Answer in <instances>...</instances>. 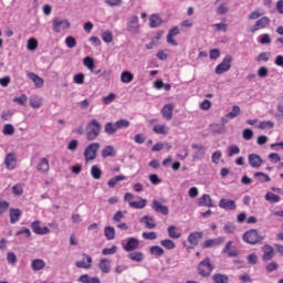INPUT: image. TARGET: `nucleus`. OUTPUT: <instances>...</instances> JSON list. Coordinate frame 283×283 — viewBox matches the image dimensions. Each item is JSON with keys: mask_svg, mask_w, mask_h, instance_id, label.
<instances>
[{"mask_svg": "<svg viewBox=\"0 0 283 283\" xmlns=\"http://www.w3.org/2000/svg\"><path fill=\"white\" fill-rule=\"evenodd\" d=\"M104 237H106L108 241L116 239V230L111 226L104 228Z\"/></svg>", "mask_w": 283, "mask_h": 283, "instance_id": "33", "label": "nucleus"}, {"mask_svg": "<svg viewBox=\"0 0 283 283\" xmlns=\"http://www.w3.org/2000/svg\"><path fill=\"white\" fill-rule=\"evenodd\" d=\"M114 124L118 129L127 128L130 126V122L128 119H118Z\"/></svg>", "mask_w": 283, "mask_h": 283, "instance_id": "50", "label": "nucleus"}, {"mask_svg": "<svg viewBox=\"0 0 283 283\" xmlns=\"http://www.w3.org/2000/svg\"><path fill=\"white\" fill-rule=\"evenodd\" d=\"M140 247V241L137 240L136 238L132 237L127 239L126 244L124 245V250L126 252H133L137 250Z\"/></svg>", "mask_w": 283, "mask_h": 283, "instance_id": "11", "label": "nucleus"}, {"mask_svg": "<svg viewBox=\"0 0 283 283\" xmlns=\"http://www.w3.org/2000/svg\"><path fill=\"white\" fill-rule=\"evenodd\" d=\"M91 177H93L95 180L102 178V170L97 165H93V167H91Z\"/></svg>", "mask_w": 283, "mask_h": 283, "instance_id": "41", "label": "nucleus"}, {"mask_svg": "<svg viewBox=\"0 0 283 283\" xmlns=\"http://www.w3.org/2000/svg\"><path fill=\"white\" fill-rule=\"evenodd\" d=\"M117 130H119L116 126L115 123L109 122L104 124V134H107L108 136H113L114 134L117 133Z\"/></svg>", "mask_w": 283, "mask_h": 283, "instance_id": "28", "label": "nucleus"}, {"mask_svg": "<svg viewBox=\"0 0 283 283\" xmlns=\"http://www.w3.org/2000/svg\"><path fill=\"white\" fill-rule=\"evenodd\" d=\"M153 133L157 135H167L168 127L166 126V124H156L155 127H153Z\"/></svg>", "mask_w": 283, "mask_h": 283, "instance_id": "32", "label": "nucleus"}, {"mask_svg": "<svg viewBox=\"0 0 283 283\" xmlns=\"http://www.w3.org/2000/svg\"><path fill=\"white\" fill-rule=\"evenodd\" d=\"M254 134L252 129H249V128L243 129L242 137L244 140H251Z\"/></svg>", "mask_w": 283, "mask_h": 283, "instance_id": "60", "label": "nucleus"}, {"mask_svg": "<svg viewBox=\"0 0 283 283\" xmlns=\"http://www.w3.org/2000/svg\"><path fill=\"white\" fill-rule=\"evenodd\" d=\"M99 269L103 274H108L111 272V264L109 261L106 259H103L99 261Z\"/></svg>", "mask_w": 283, "mask_h": 283, "instance_id": "39", "label": "nucleus"}, {"mask_svg": "<svg viewBox=\"0 0 283 283\" xmlns=\"http://www.w3.org/2000/svg\"><path fill=\"white\" fill-rule=\"evenodd\" d=\"M15 163H18V158L15 157V154L10 153L6 155V158H4L6 169H9V170L15 169Z\"/></svg>", "mask_w": 283, "mask_h": 283, "instance_id": "15", "label": "nucleus"}, {"mask_svg": "<svg viewBox=\"0 0 283 283\" xmlns=\"http://www.w3.org/2000/svg\"><path fill=\"white\" fill-rule=\"evenodd\" d=\"M274 126L273 122L271 120H263L259 124V128L262 129V130H265V129H269V128H272Z\"/></svg>", "mask_w": 283, "mask_h": 283, "instance_id": "58", "label": "nucleus"}, {"mask_svg": "<svg viewBox=\"0 0 283 283\" xmlns=\"http://www.w3.org/2000/svg\"><path fill=\"white\" fill-rule=\"evenodd\" d=\"M212 282L213 283H229V276L223 275L221 273H217L212 275Z\"/></svg>", "mask_w": 283, "mask_h": 283, "instance_id": "37", "label": "nucleus"}, {"mask_svg": "<svg viewBox=\"0 0 283 283\" xmlns=\"http://www.w3.org/2000/svg\"><path fill=\"white\" fill-rule=\"evenodd\" d=\"M65 45L66 48L73 49L76 46V39L72 35L66 36L65 39Z\"/></svg>", "mask_w": 283, "mask_h": 283, "instance_id": "55", "label": "nucleus"}, {"mask_svg": "<svg viewBox=\"0 0 283 283\" xmlns=\"http://www.w3.org/2000/svg\"><path fill=\"white\" fill-rule=\"evenodd\" d=\"M69 28H71V23L67 19H53L52 29L54 32L61 33Z\"/></svg>", "mask_w": 283, "mask_h": 283, "instance_id": "6", "label": "nucleus"}, {"mask_svg": "<svg viewBox=\"0 0 283 283\" xmlns=\"http://www.w3.org/2000/svg\"><path fill=\"white\" fill-rule=\"evenodd\" d=\"M134 80H135V75L132 74L129 71L122 72V74H120L122 83L128 84V83L134 82Z\"/></svg>", "mask_w": 283, "mask_h": 283, "instance_id": "30", "label": "nucleus"}, {"mask_svg": "<svg viewBox=\"0 0 283 283\" xmlns=\"http://www.w3.org/2000/svg\"><path fill=\"white\" fill-rule=\"evenodd\" d=\"M42 99L39 96H33L30 98V107L40 108Z\"/></svg>", "mask_w": 283, "mask_h": 283, "instance_id": "49", "label": "nucleus"}, {"mask_svg": "<svg viewBox=\"0 0 283 283\" xmlns=\"http://www.w3.org/2000/svg\"><path fill=\"white\" fill-rule=\"evenodd\" d=\"M83 64L85 67H87L91 72H94L95 63L93 57L86 56L83 60Z\"/></svg>", "mask_w": 283, "mask_h": 283, "instance_id": "44", "label": "nucleus"}, {"mask_svg": "<svg viewBox=\"0 0 283 283\" xmlns=\"http://www.w3.org/2000/svg\"><path fill=\"white\" fill-rule=\"evenodd\" d=\"M233 62V57L230 54H227L220 64L214 67V74L221 75L224 72H229L231 67V63Z\"/></svg>", "mask_w": 283, "mask_h": 283, "instance_id": "5", "label": "nucleus"}, {"mask_svg": "<svg viewBox=\"0 0 283 283\" xmlns=\"http://www.w3.org/2000/svg\"><path fill=\"white\" fill-rule=\"evenodd\" d=\"M117 151L114 149V146L107 145L102 150V158L116 157Z\"/></svg>", "mask_w": 283, "mask_h": 283, "instance_id": "27", "label": "nucleus"}, {"mask_svg": "<svg viewBox=\"0 0 283 283\" xmlns=\"http://www.w3.org/2000/svg\"><path fill=\"white\" fill-rule=\"evenodd\" d=\"M149 251H150V254L156 258H160L165 254V250H163V248L159 245L150 247Z\"/></svg>", "mask_w": 283, "mask_h": 283, "instance_id": "38", "label": "nucleus"}, {"mask_svg": "<svg viewBox=\"0 0 283 283\" xmlns=\"http://www.w3.org/2000/svg\"><path fill=\"white\" fill-rule=\"evenodd\" d=\"M203 237V231H193L188 234V243L197 247L199 244V241L202 240Z\"/></svg>", "mask_w": 283, "mask_h": 283, "instance_id": "10", "label": "nucleus"}, {"mask_svg": "<svg viewBox=\"0 0 283 283\" xmlns=\"http://www.w3.org/2000/svg\"><path fill=\"white\" fill-rule=\"evenodd\" d=\"M6 260L8 261V264H10V265H14L18 263V256L14 254V252H8Z\"/></svg>", "mask_w": 283, "mask_h": 283, "instance_id": "52", "label": "nucleus"}, {"mask_svg": "<svg viewBox=\"0 0 283 283\" xmlns=\"http://www.w3.org/2000/svg\"><path fill=\"white\" fill-rule=\"evenodd\" d=\"M240 114H241V108H240V106H239V105H234V106H232L231 112L226 115V118L233 119V118L239 117Z\"/></svg>", "mask_w": 283, "mask_h": 283, "instance_id": "40", "label": "nucleus"}, {"mask_svg": "<svg viewBox=\"0 0 283 283\" xmlns=\"http://www.w3.org/2000/svg\"><path fill=\"white\" fill-rule=\"evenodd\" d=\"M231 244H233V241L227 242L222 253H229L230 258H237L239 255V252L235 249L234 250H230L231 249Z\"/></svg>", "mask_w": 283, "mask_h": 283, "instance_id": "36", "label": "nucleus"}, {"mask_svg": "<svg viewBox=\"0 0 283 283\" xmlns=\"http://www.w3.org/2000/svg\"><path fill=\"white\" fill-rule=\"evenodd\" d=\"M78 282L80 283H101L98 277H92L87 274L80 275Z\"/></svg>", "mask_w": 283, "mask_h": 283, "instance_id": "34", "label": "nucleus"}, {"mask_svg": "<svg viewBox=\"0 0 283 283\" xmlns=\"http://www.w3.org/2000/svg\"><path fill=\"white\" fill-rule=\"evenodd\" d=\"M28 78L34 83V86L38 88H42L44 86V80L41 78L38 74L28 73Z\"/></svg>", "mask_w": 283, "mask_h": 283, "instance_id": "24", "label": "nucleus"}, {"mask_svg": "<svg viewBox=\"0 0 283 283\" xmlns=\"http://www.w3.org/2000/svg\"><path fill=\"white\" fill-rule=\"evenodd\" d=\"M102 40L105 43H112L113 42V33L112 31H105L102 33Z\"/></svg>", "mask_w": 283, "mask_h": 283, "instance_id": "54", "label": "nucleus"}, {"mask_svg": "<svg viewBox=\"0 0 283 283\" xmlns=\"http://www.w3.org/2000/svg\"><path fill=\"white\" fill-rule=\"evenodd\" d=\"M2 134L4 136H12L14 134V127L12 124H6L3 126V130H2Z\"/></svg>", "mask_w": 283, "mask_h": 283, "instance_id": "51", "label": "nucleus"}, {"mask_svg": "<svg viewBox=\"0 0 283 283\" xmlns=\"http://www.w3.org/2000/svg\"><path fill=\"white\" fill-rule=\"evenodd\" d=\"M161 247L167 250H174L176 248V244L172 240L165 239L160 242Z\"/></svg>", "mask_w": 283, "mask_h": 283, "instance_id": "48", "label": "nucleus"}, {"mask_svg": "<svg viewBox=\"0 0 283 283\" xmlns=\"http://www.w3.org/2000/svg\"><path fill=\"white\" fill-rule=\"evenodd\" d=\"M265 200L269 201L270 203H279L280 202V197H279V195H275V193L269 191L265 195Z\"/></svg>", "mask_w": 283, "mask_h": 283, "instance_id": "43", "label": "nucleus"}, {"mask_svg": "<svg viewBox=\"0 0 283 283\" xmlns=\"http://www.w3.org/2000/svg\"><path fill=\"white\" fill-rule=\"evenodd\" d=\"M101 148L99 143H91L87 147L84 149V159L85 163L93 161L96 158V154L98 153Z\"/></svg>", "mask_w": 283, "mask_h": 283, "instance_id": "3", "label": "nucleus"}, {"mask_svg": "<svg viewBox=\"0 0 283 283\" xmlns=\"http://www.w3.org/2000/svg\"><path fill=\"white\" fill-rule=\"evenodd\" d=\"M198 206L199 207H207V208H213L214 205L212 203L210 195H201V197L198 199Z\"/></svg>", "mask_w": 283, "mask_h": 283, "instance_id": "20", "label": "nucleus"}, {"mask_svg": "<svg viewBox=\"0 0 283 283\" xmlns=\"http://www.w3.org/2000/svg\"><path fill=\"white\" fill-rule=\"evenodd\" d=\"M223 243V238L219 237L217 239H208L203 243H201V249H211L219 247Z\"/></svg>", "mask_w": 283, "mask_h": 283, "instance_id": "12", "label": "nucleus"}, {"mask_svg": "<svg viewBox=\"0 0 283 283\" xmlns=\"http://www.w3.org/2000/svg\"><path fill=\"white\" fill-rule=\"evenodd\" d=\"M270 57H271V53H268V52H263V53H260L259 56H256L255 61L256 63H266L268 61H270Z\"/></svg>", "mask_w": 283, "mask_h": 283, "instance_id": "47", "label": "nucleus"}, {"mask_svg": "<svg viewBox=\"0 0 283 283\" xmlns=\"http://www.w3.org/2000/svg\"><path fill=\"white\" fill-rule=\"evenodd\" d=\"M175 105L174 104H165L161 109V115L165 120H171L174 115Z\"/></svg>", "mask_w": 283, "mask_h": 283, "instance_id": "14", "label": "nucleus"}, {"mask_svg": "<svg viewBox=\"0 0 283 283\" xmlns=\"http://www.w3.org/2000/svg\"><path fill=\"white\" fill-rule=\"evenodd\" d=\"M271 19L268 17H262L261 19L255 21V24L250 28L251 33H256L262 29H265L268 25H270Z\"/></svg>", "mask_w": 283, "mask_h": 283, "instance_id": "7", "label": "nucleus"}, {"mask_svg": "<svg viewBox=\"0 0 283 283\" xmlns=\"http://www.w3.org/2000/svg\"><path fill=\"white\" fill-rule=\"evenodd\" d=\"M128 259H130L133 262L140 263L144 260V253L143 252H133L128 254Z\"/></svg>", "mask_w": 283, "mask_h": 283, "instance_id": "42", "label": "nucleus"}, {"mask_svg": "<svg viewBox=\"0 0 283 283\" xmlns=\"http://www.w3.org/2000/svg\"><path fill=\"white\" fill-rule=\"evenodd\" d=\"M143 238L146 240H156L157 239V234L155 231H150V232H143Z\"/></svg>", "mask_w": 283, "mask_h": 283, "instance_id": "64", "label": "nucleus"}, {"mask_svg": "<svg viewBox=\"0 0 283 283\" xmlns=\"http://www.w3.org/2000/svg\"><path fill=\"white\" fill-rule=\"evenodd\" d=\"M139 222L140 224H145L146 229L151 230L156 228V221L154 217L144 216L143 218H140Z\"/></svg>", "mask_w": 283, "mask_h": 283, "instance_id": "21", "label": "nucleus"}, {"mask_svg": "<svg viewBox=\"0 0 283 283\" xmlns=\"http://www.w3.org/2000/svg\"><path fill=\"white\" fill-rule=\"evenodd\" d=\"M39 46L38 40L36 39H29L28 40V50L34 51Z\"/></svg>", "mask_w": 283, "mask_h": 283, "instance_id": "59", "label": "nucleus"}, {"mask_svg": "<svg viewBox=\"0 0 283 283\" xmlns=\"http://www.w3.org/2000/svg\"><path fill=\"white\" fill-rule=\"evenodd\" d=\"M168 235L170 239H180L181 232L176 226H169Z\"/></svg>", "mask_w": 283, "mask_h": 283, "instance_id": "31", "label": "nucleus"}, {"mask_svg": "<svg viewBox=\"0 0 283 283\" xmlns=\"http://www.w3.org/2000/svg\"><path fill=\"white\" fill-rule=\"evenodd\" d=\"M31 268L35 272L43 270V269H45V261L35 259L32 261Z\"/></svg>", "mask_w": 283, "mask_h": 283, "instance_id": "35", "label": "nucleus"}, {"mask_svg": "<svg viewBox=\"0 0 283 283\" xmlns=\"http://www.w3.org/2000/svg\"><path fill=\"white\" fill-rule=\"evenodd\" d=\"M140 25L138 24V17L137 15H133L130 18V20L128 21L127 24V30L128 32H138Z\"/></svg>", "mask_w": 283, "mask_h": 283, "instance_id": "23", "label": "nucleus"}, {"mask_svg": "<svg viewBox=\"0 0 283 283\" xmlns=\"http://www.w3.org/2000/svg\"><path fill=\"white\" fill-rule=\"evenodd\" d=\"M21 216H23V212L20 209L11 208L9 210L10 223L11 224L18 223L20 221Z\"/></svg>", "mask_w": 283, "mask_h": 283, "instance_id": "17", "label": "nucleus"}, {"mask_svg": "<svg viewBox=\"0 0 283 283\" xmlns=\"http://www.w3.org/2000/svg\"><path fill=\"white\" fill-rule=\"evenodd\" d=\"M138 201H129L128 207L132 209H144L147 207V200L143 199L142 197H138Z\"/></svg>", "mask_w": 283, "mask_h": 283, "instance_id": "25", "label": "nucleus"}, {"mask_svg": "<svg viewBox=\"0 0 283 283\" xmlns=\"http://www.w3.org/2000/svg\"><path fill=\"white\" fill-rule=\"evenodd\" d=\"M102 126L97 119H91L85 128V138L88 142H94L99 137Z\"/></svg>", "mask_w": 283, "mask_h": 283, "instance_id": "1", "label": "nucleus"}, {"mask_svg": "<svg viewBox=\"0 0 283 283\" xmlns=\"http://www.w3.org/2000/svg\"><path fill=\"white\" fill-rule=\"evenodd\" d=\"M21 234H24L28 239H30L32 237L31 230L28 228H22L21 230H18L15 232L17 237H20Z\"/></svg>", "mask_w": 283, "mask_h": 283, "instance_id": "61", "label": "nucleus"}, {"mask_svg": "<svg viewBox=\"0 0 283 283\" xmlns=\"http://www.w3.org/2000/svg\"><path fill=\"white\" fill-rule=\"evenodd\" d=\"M36 169L40 174H49L50 160L46 158H41L38 163Z\"/></svg>", "mask_w": 283, "mask_h": 283, "instance_id": "19", "label": "nucleus"}, {"mask_svg": "<svg viewBox=\"0 0 283 283\" xmlns=\"http://www.w3.org/2000/svg\"><path fill=\"white\" fill-rule=\"evenodd\" d=\"M83 256L85 258V260L83 261H76L75 265L77 269H91L92 268V263H93V259L92 256L87 255L86 253L83 254Z\"/></svg>", "mask_w": 283, "mask_h": 283, "instance_id": "18", "label": "nucleus"}, {"mask_svg": "<svg viewBox=\"0 0 283 283\" xmlns=\"http://www.w3.org/2000/svg\"><path fill=\"white\" fill-rule=\"evenodd\" d=\"M240 154V147L237 146V145H230L229 146V154L228 156L231 158L233 157L234 155H239Z\"/></svg>", "mask_w": 283, "mask_h": 283, "instance_id": "56", "label": "nucleus"}, {"mask_svg": "<svg viewBox=\"0 0 283 283\" xmlns=\"http://www.w3.org/2000/svg\"><path fill=\"white\" fill-rule=\"evenodd\" d=\"M219 208L224 210H235L237 205L234 200L222 199L219 201Z\"/></svg>", "mask_w": 283, "mask_h": 283, "instance_id": "22", "label": "nucleus"}, {"mask_svg": "<svg viewBox=\"0 0 283 283\" xmlns=\"http://www.w3.org/2000/svg\"><path fill=\"white\" fill-rule=\"evenodd\" d=\"M116 99V94L109 93L107 96L102 98L104 105H109Z\"/></svg>", "mask_w": 283, "mask_h": 283, "instance_id": "53", "label": "nucleus"}, {"mask_svg": "<svg viewBox=\"0 0 283 283\" xmlns=\"http://www.w3.org/2000/svg\"><path fill=\"white\" fill-rule=\"evenodd\" d=\"M265 12L262 9H255L249 14V20H258L260 17L264 15Z\"/></svg>", "mask_w": 283, "mask_h": 283, "instance_id": "45", "label": "nucleus"}, {"mask_svg": "<svg viewBox=\"0 0 283 283\" xmlns=\"http://www.w3.org/2000/svg\"><path fill=\"white\" fill-rule=\"evenodd\" d=\"M163 24V19L159 14L153 13L149 18V27L150 28H159Z\"/></svg>", "mask_w": 283, "mask_h": 283, "instance_id": "26", "label": "nucleus"}, {"mask_svg": "<svg viewBox=\"0 0 283 283\" xmlns=\"http://www.w3.org/2000/svg\"><path fill=\"white\" fill-rule=\"evenodd\" d=\"M126 180V176L125 175H116L114 178L109 179L107 182L108 188H116L117 184L119 181H124Z\"/></svg>", "mask_w": 283, "mask_h": 283, "instance_id": "29", "label": "nucleus"}, {"mask_svg": "<svg viewBox=\"0 0 283 283\" xmlns=\"http://www.w3.org/2000/svg\"><path fill=\"white\" fill-rule=\"evenodd\" d=\"M262 252H263L262 260L265 262L273 260V258L275 256V250L273 249L272 245H268V244L263 245Z\"/></svg>", "mask_w": 283, "mask_h": 283, "instance_id": "13", "label": "nucleus"}, {"mask_svg": "<svg viewBox=\"0 0 283 283\" xmlns=\"http://www.w3.org/2000/svg\"><path fill=\"white\" fill-rule=\"evenodd\" d=\"M13 102H15L17 104L21 105V106H24L25 103L28 102V97L25 94H22L20 97H15L13 99Z\"/></svg>", "mask_w": 283, "mask_h": 283, "instance_id": "63", "label": "nucleus"}, {"mask_svg": "<svg viewBox=\"0 0 283 283\" xmlns=\"http://www.w3.org/2000/svg\"><path fill=\"white\" fill-rule=\"evenodd\" d=\"M40 224H41L40 220H35L32 222L30 227L32 228L33 233L38 235L49 234L50 233L49 227H41Z\"/></svg>", "mask_w": 283, "mask_h": 283, "instance_id": "9", "label": "nucleus"}, {"mask_svg": "<svg viewBox=\"0 0 283 283\" xmlns=\"http://www.w3.org/2000/svg\"><path fill=\"white\" fill-rule=\"evenodd\" d=\"M249 164L251 166V168L253 169H260L263 160L261 159V157L259 155L255 154H251L248 157Z\"/></svg>", "mask_w": 283, "mask_h": 283, "instance_id": "16", "label": "nucleus"}, {"mask_svg": "<svg viewBox=\"0 0 283 283\" xmlns=\"http://www.w3.org/2000/svg\"><path fill=\"white\" fill-rule=\"evenodd\" d=\"M242 239L248 244H259L262 240H264V237L259 234V231L255 229H251L244 232L242 235Z\"/></svg>", "mask_w": 283, "mask_h": 283, "instance_id": "2", "label": "nucleus"}, {"mask_svg": "<svg viewBox=\"0 0 283 283\" xmlns=\"http://www.w3.org/2000/svg\"><path fill=\"white\" fill-rule=\"evenodd\" d=\"M150 208L156 212V213H161L164 216L169 214V209L167 206H163V203L159 200H153Z\"/></svg>", "mask_w": 283, "mask_h": 283, "instance_id": "8", "label": "nucleus"}, {"mask_svg": "<svg viewBox=\"0 0 283 283\" xmlns=\"http://www.w3.org/2000/svg\"><path fill=\"white\" fill-rule=\"evenodd\" d=\"M213 269L214 265L211 264V260L209 258H206L198 265V274L201 277H209Z\"/></svg>", "mask_w": 283, "mask_h": 283, "instance_id": "4", "label": "nucleus"}, {"mask_svg": "<svg viewBox=\"0 0 283 283\" xmlns=\"http://www.w3.org/2000/svg\"><path fill=\"white\" fill-rule=\"evenodd\" d=\"M117 252V245H113L112 248H105L102 250L103 255H112Z\"/></svg>", "mask_w": 283, "mask_h": 283, "instance_id": "62", "label": "nucleus"}, {"mask_svg": "<svg viewBox=\"0 0 283 283\" xmlns=\"http://www.w3.org/2000/svg\"><path fill=\"white\" fill-rule=\"evenodd\" d=\"M73 83H76L77 85L85 83V74H75V76H73Z\"/></svg>", "mask_w": 283, "mask_h": 283, "instance_id": "57", "label": "nucleus"}, {"mask_svg": "<svg viewBox=\"0 0 283 283\" xmlns=\"http://www.w3.org/2000/svg\"><path fill=\"white\" fill-rule=\"evenodd\" d=\"M254 178H259V181L261 184L270 182L271 178L269 175H265L264 172H255Z\"/></svg>", "mask_w": 283, "mask_h": 283, "instance_id": "46", "label": "nucleus"}]
</instances>
